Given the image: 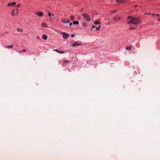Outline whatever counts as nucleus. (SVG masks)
<instances>
[{
  "mask_svg": "<svg viewBox=\"0 0 160 160\" xmlns=\"http://www.w3.org/2000/svg\"><path fill=\"white\" fill-rule=\"evenodd\" d=\"M140 22L139 19L137 18H132V19L130 21L128 22V24H138Z\"/></svg>",
  "mask_w": 160,
  "mask_h": 160,
  "instance_id": "f257e3e1",
  "label": "nucleus"
},
{
  "mask_svg": "<svg viewBox=\"0 0 160 160\" xmlns=\"http://www.w3.org/2000/svg\"><path fill=\"white\" fill-rule=\"evenodd\" d=\"M82 16L83 18L88 22H90L91 19L90 16L86 13H83L82 14Z\"/></svg>",
  "mask_w": 160,
  "mask_h": 160,
  "instance_id": "f03ea898",
  "label": "nucleus"
},
{
  "mask_svg": "<svg viewBox=\"0 0 160 160\" xmlns=\"http://www.w3.org/2000/svg\"><path fill=\"white\" fill-rule=\"evenodd\" d=\"M82 45V44L81 42L80 41H78L76 42H75L74 43H72V46L73 47H75L77 46L81 45Z\"/></svg>",
  "mask_w": 160,
  "mask_h": 160,
  "instance_id": "7ed1b4c3",
  "label": "nucleus"
},
{
  "mask_svg": "<svg viewBox=\"0 0 160 160\" xmlns=\"http://www.w3.org/2000/svg\"><path fill=\"white\" fill-rule=\"evenodd\" d=\"M70 20L68 18H62L61 20V22L64 23H68L70 22Z\"/></svg>",
  "mask_w": 160,
  "mask_h": 160,
  "instance_id": "20e7f679",
  "label": "nucleus"
},
{
  "mask_svg": "<svg viewBox=\"0 0 160 160\" xmlns=\"http://www.w3.org/2000/svg\"><path fill=\"white\" fill-rule=\"evenodd\" d=\"M62 34L63 35V38L65 39H67L69 37V34L66 32H62Z\"/></svg>",
  "mask_w": 160,
  "mask_h": 160,
  "instance_id": "39448f33",
  "label": "nucleus"
},
{
  "mask_svg": "<svg viewBox=\"0 0 160 160\" xmlns=\"http://www.w3.org/2000/svg\"><path fill=\"white\" fill-rule=\"evenodd\" d=\"M128 2L127 0H116V2L118 3H123Z\"/></svg>",
  "mask_w": 160,
  "mask_h": 160,
  "instance_id": "423d86ee",
  "label": "nucleus"
},
{
  "mask_svg": "<svg viewBox=\"0 0 160 160\" xmlns=\"http://www.w3.org/2000/svg\"><path fill=\"white\" fill-rule=\"evenodd\" d=\"M36 15H37L38 17H42L43 15V12H37L35 13Z\"/></svg>",
  "mask_w": 160,
  "mask_h": 160,
  "instance_id": "0eeeda50",
  "label": "nucleus"
},
{
  "mask_svg": "<svg viewBox=\"0 0 160 160\" xmlns=\"http://www.w3.org/2000/svg\"><path fill=\"white\" fill-rule=\"evenodd\" d=\"M121 19V18L120 17H114L113 18V20L115 21H117L120 20Z\"/></svg>",
  "mask_w": 160,
  "mask_h": 160,
  "instance_id": "6e6552de",
  "label": "nucleus"
},
{
  "mask_svg": "<svg viewBox=\"0 0 160 160\" xmlns=\"http://www.w3.org/2000/svg\"><path fill=\"white\" fill-rule=\"evenodd\" d=\"M16 4V3L15 2H13L12 3H8L7 4L8 6L9 7V6H12L13 5H15Z\"/></svg>",
  "mask_w": 160,
  "mask_h": 160,
  "instance_id": "1a4fd4ad",
  "label": "nucleus"
},
{
  "mask_svg": "<svg viewBox=\"0 0 160 160\" xmlns=\"http://www.w3.org/2000/svg\"><path fill=\"white\" fill-rule=\"evenodd\" d=\"M54 51H56L59 53L62 54L65 52V51H60L58 49H55L54 50Z\"/></svg>",
  "mask_w": 160,
  "mask_h": 160,
  "instance_id": "9d476101",
  "label": "nucleus"
},
{
  "mask_svg": "<svg viewBox=\"0 0 160 160\" xmlns=\"http://www.w3.org/2000/svg\"><path fill=\"white\" fill-rule=\"evenodd\" d=\"M42 38L44 40H46L48 38L47 36L46 35H45V34L43 35H42Z\"/></svg>",
  "mask_w": 160,
  "mask_h": 160,
  "instance_id": "9b49d317",
  "label": "nucleus"
},
{
  "mask_svg": "<svg viewBox=\"0 0 160 160\" xmlns=\"http://www.w3.org/2000/svg\"><path fill=\"white\" fill-rule=\"evenodd\" d=\"M79 23L78 21H74L73 22V24L74 25H78Z\"/></svg>",
  "mask_w": 160,
  "mask_h": 160,
  "instance_id": "f8f14e48",
  "label": "nucleus"
},
{
  "mask_svg": "<svg viewBox=\"0 0 160 160\" xmlns=\"http://www.w3.org/2000/svg\"><path fill=\"white\" fill-rule=\"evenodd\" d=\"M41 25L44 27H47V24L46 23H43L41 24Z\"/></svg>",
  "mask_w": 160,
  "mask_h": 160,
  "instance_id": "ddd939ff",
  "label": "nucleus"
},
{
  "mask_svg": "<svg viewBox=\"0 0 160 160\" xmlns=\"http://www.w3.org/2000/svg\"><path fill=\"white\" fill-rule=\"evenodd\" d=\"M13 45H10L9 46H5L4 47L5 48H12L13 47Z\"/></svg>",
  "mask_w": 160,
  "mask_h": 160,
  "instance_id": "4468645a",
  "label": "nucleus"
},
{
  "mask_svg": "<svg viewBox=\"0 0 160 160\" xmlns=\"http://www.w3.org/2000/svg\"><path fill=\"white\" fill-rule=\"evenodd\" d=\"M70 19L71 20H73L74 19V17L73 15H71L70 17Z\"/></svg>",
  "mask_w": 160,
  "mask_h": 160,
  "instance_id": "2eb2a0df",
  "label": "nucleus"
},
{
  "mask_svg": "<svg viewBox=\"0 0 160 160\" xmlns=\"http://www.w3.org/2000/svg\"><path fill=\"white\" fill-rule=\"evenodd\" d=\"M131 46L130 47H127L126 49L127 50H130L131 49Z\"/></svg>",
  "mask_w": 160,
  "mask_h": 160,
  "instance_id": "dca6fc26",
  "label": "nucleus"
},
{
  "mask_svg": "<svg viewBox=\"0 0 160 160\" xmlns=\"http://www.w3.org/2000/svg\"><path fill=\"white\" fill-rule=\"evenodd\" d=\"M117 12V10H113L111 11L110 12V13H113L116 12Z\"/></svg>",
  "mask_w": 160,
  "mask_h": 160,
  "instance_id": "f3484780",
  "label": "nucleus"
},
{
  "mask_svg": "<svg viewBox=\"0 0 160 160\" xmlns=\"http://www.w3.org/2000/svg\"><path fill=\"white\" fill-rule=\"evenodd\" d=\"M17 30L19 32H22L23 31V30L22 29L20 28H18Z\"/></svg>",
  "mask_w": 160,
  "mask_h": 160,
  "instance_id": "a211bd4d",
  "label": "nucleus"
},
{
  "mask_svg": "<svg viewBox=\"0 0 160 160\" xmlns=\"http://www.w3.org/2000/svg\"><path fill=\"white\" fill-rule=\"evenodd\" d=\"M26 51V50L25 49H23L22 51H18V52L19 53H22L23 52H25Z\"/></svg>",
  "mask_w": 160,
  "mask_h": 160,
  "instance_id": "6ab92c4d",
  "label": "nucleus"
},
{
  "mask_svg": "<svg viewBox=\"0 0 160 160\" xmlns=\"http://www.w3.org/2000/svg\"><path fill=\"white\" fill-rule=\"evenodd\" d=\"M70 62V61L68 60H65L63 61V62L64 63H66L68 62Z\"/></svg>",
  "mask_w": 160,
  "mask_h": 160,
  "instance_id": "aec40b11",
  "label": "nucleus"
},
{
  "mask_svg": "<svg viewBox=\"0 0 160 160\" xmlns=\"http://www.w3.org/2000/svg\"><path fill=\"white\" fill-rule=\"evenodd\" d=\"M100 28H101V26H99L98 27V28H96V31H99V30H100Z\"/></svg>",
  "mask_w": 160,
  "mask_h": 160,
  "instance_id": "412c9836",
  "label": "nucleus"
},
{
  "mask_svg": "<svg viewBox=\"0 0 160 160\" xmlns=\"http://www.w3.org/2000/svg\"><path fill=\"white\" fill-rule=\"evenodd\" d=\"M14 11L15 10H13L11 14L12 16H14L15 15V14L14 13Z\"/></svg>",
  "mask_w": 160,
  "mask_h": 160,
  "instance_id": "4be33fe9",
  "label": "nucleus"
},
{
  "mask_svg": "<svg viewBox=\"0 0 160 160\" xmlns=\"http://www.w3.org/2000/svg\"><path fill=\"white\" fill-rule=\"evenodd\" d=\"M135 29H136L135 28L132 27H130L129 29L130 30H132Z\"/></svg>",
  "mask_w": 160,
  "mask_h": 160,
  "instance_id": "5701e85b",
  "label": "nucleus"
},
{
  "mask_svg": "<svg viewBox=\"0 0 160 160\" xmlns=\"http://www.w3.org/2000/svg\"><path fill=\"white\" fill-rule=\"evenodd\" d=\"M52 15L53 17L54 16V15L52 14V13L50 12H48V15L49 17H51Z\"/></svg>",
  "mask_w": 160,
  "mask_h": 160,
  "instance_id": "b1692460",
  "label": "nucleus"
},
{
  "mask_svg": "<svg viewBox=\"0 0 160 160\" xmlns=\"http://www.w3.org/2000/svg\"><path fill=\"white\" fill-rule=\"evenodd\" d=\"M94 24H100V22H98V21H96L94 22Z\"/></svg>",
  "mask_w": 160,
  "mask_h": 160,
  "instance_id": "393cba45",
  "label": "nucleus"
},
{
  "mask_svg": "<svg viewBox=\"0 0 160 160\" xmlns=\"http://www.w3.org/2000/svg\"><path fill=\"white\" fill-rule=\"evenodd\" d=\"M82 26L84 27H86L87 26V24L85 23H83Z\"/></svg>",
  "mask_w": 160,
  "mask_h": 160,
  "instance_id": "a878e982",
  "label": "nucleus"
},
{
  "mask_svg": "<svg viewBox=\"0 0 160 160\" xmlns=\"http://www.w3.org/2000/svg\"><path fill=\"white\" fill-rule=\"evenodd\" d=\"M132 18V17L131 16H129L127 18L128 19H130Z\"/></svg>",
  "mask_w": 160,
  "mask_h": 160,
  "instance_id": "bb28decb",
  "label": "nucleus"
},
{
  "mask_svg": "<svg viewBox=\"0 0 160 160\" xmlns=\"http://www.w3.org/2000/svg\"><path fill=\"white\" fill-rule=\"evenodd\" d=\"M150 14V12H148V13H146V12H145V13H144V15H147V14Z\"/></svg>",
  "mask_w": 160,
  "mask_h": 160,
  "instance_id": "cd10ccee",
  "label": "nucleus"
},
{
  "mask_svg": "<svg viewBox=\"0 0 160 160\" xmlns=\"http://www.w3.org/2000/svg\"><path fill=\"white\" fill-rule=\"evenodd\" d=\"M75 36V35L74 34H72L71 35V38H73Z\"/></svg>",
  "mask_w": 160,
  "mask_h": 160,
  "instance_id": "c85d7f7f",
  "label": "nucleus"
},
{
  "mask_svg": "<svg viewBox=\"0 0 160 160\" xmlns=\"http://www.w3.org/2000/svg\"><path fill=\"white\" fill-rule=\"evenodd\" d=\"M37 39L38 40H39L40 39V37L39 36H37Z\"/></svg>",
  "mask_w": 160,
  "mask_h": 160,
  "instance_id": "c756f323",
  "label": "nucleus"
},
{
  "mask_svg": "<svg viewBox=\"0 0 160 160\" xmlns=\"http://www.w3.org/2000/svg\"><path fill=\"white\" fill-rule=\"evenodd\" d=\"M17 14H16V15H18V9H17Z\"/></svg>",
  "mask_w": 160,
  "mask_h": 160,
  "instance_id": "7c9ffc66",
  "label": "nucleus"
},
{
  "mask_svg": "<svg viewBox=\"0 0 160 160\" xmlns=\"http://www.w3.org/2000/svg\"><path fill=\"white\" fill-rule=\"evenodd\" d=\"M138 6V5H134V8H136V7H137Z\"/></svg>",
  "mask_w": 160,
  "mask_h": 160,
  "instance_id": "2f4dec72",
  "label": "nucleus"
},
{
  "mask_svg": "<svg viewBox=\"0 0 160 160\" xmlns=\"http://www.w3.org/2000/svg\"><path fill=\"white\" fill-rule=\"evenodd\" d=\"M96 28V27H95V26H94L93 25V26H92V28Z\"/></svg>",
  "mask_w": 160,
  "mask_h": 160,
  "instance_id": "473e14b6",
  "label": "nucleus"
},
{
  "mask_svg": "<svg viewBox=\"0 0 160 160\" xmlns=\"http://www.w3.org/2000/svg\"><path fill=\"white\" fill-rule=\"evenodd\" d=\"M156 15L157 16H158V17H159V16H160L159 14H156Z\"/></svg>",
  "mask_w": 160,
  "mask_h": 160,
  "instance_id": "72a5a7b5",
  "label": "nucleus"
},
{
  "mask_svg": "<svg viewBox=\"0 0 160 160\" xmlns=\"http://www.w3.org/2000/svg\"><path fill=\"white\" fill-rule=\"evenodd\" d=\"M72 23H70V24H69V25L70 26V27H71V26H72Z\"/></svg>",
  "mask_w": 160,
  "mask_h": 160,
  "instance_id": "f704fd0d",
  "label": "nucleus"
},
{
  "mask_svg": "<svg viewBox=\"0 0 160 160\" xmlns=\"http://www.w3.org/2000/svg\"><path fill=\"white\" fill-rule=\"evenodd\" d=\"M155 14H152V16H153V17H154V16H155Z\"/></svg>",
  "mask_w": 160,
  "mask_h": 160,
  "instance_id": "c9c22d12",
  "label": "nucleus"
},
{
  "mask_svg": "<svg viewBox=\"0 0 160 160\" xmlns=\"http://www.w3.org/2000/svg\"><path fill=\"white\" fill-rule=\"evenodd\" d=\"M20 4H18V5H17V7H19V6H20Z\"/></svg>",
  "mask_w": 160,
  "mask_h": 160,
  "instance_id": "e433bc0d",
  "label": "nucleus"
},
{
  "mask_svg": "<svg viewBox=\"0 0 160 160\" xmlns=\"http://www.w3.org/2000/svg\"><path fill=\"white\" fill-rule=\"evenodd\" d=\"M82 9H83V8H82L81 10V12H82Z\"/></svg>",
  "mask_w": 160,
  "mask_h": 160,
  "instance_id": "4c0bfd02",
  "label": "nucleus"
},
{
  "mask_svg": "<svg viewBox=\"0 0 160 160\" xmlns=\"http://www.w3.org/2000/svg\"><path fill=\"white\" fill-rule=\"evenodd\" d=\"M158 21H159V22H160V19L159 18H158Z\"/></svg>",
  "mask_w": 160,
  "mask_h": 160,
  "instance_id": "58836bf2",
  "label": "nucleus"
},
{
  "mask_svg": "<svg viewBox=\"0 0 160 160\" xmlns=\"http://www.w3.org/2000/svg\"><path fill=\"white\" fill-rule=\"evenodd\" d=\"M108 25H109V24H110V23H108Z\"/></svg>",
  "mask_w": 160,
  "mask_h": 160,
  "instance_id": "ea45409f",
  "label": "nucleus"
}]
</instances>
